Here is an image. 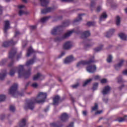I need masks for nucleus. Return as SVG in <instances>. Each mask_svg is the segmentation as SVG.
<instances>
[{
    "mask_svg": "<svg viewBox=\"0 0 127 127\" xmlns=\"http://www.w3.org/2000/svg\"><path fill=\"white\" fill-rule=\"evenodd\" d=\"M47 97V93L40 92L37 97L28 100L27 103L28 108L33 110L35 108V104L36 103L41 104L45 102Z\"/></svg>",
    "mask_w": 127,
    "mask_h": 127,
    "instance_id": "nucleus-1",
    "label": "nucleus"
},
{
    "mask_svg": "<svg viewBox=\"0 0 127 127\" xmlns=\"http://www.w3.org/2000/svg\"><path fill=\"white\" fill-rule=\"evenodd\" d=\"M18 69V73L19 78L23 77L25 79L28 78L31 75V68H29L28 70L26 71L24 69L23 65H19L18 67H15L12 68L9 73L10 76H13L16 71Z\"/></svg>",
    "mask_w": 127,
    "mask_h": 127,
    "instance_id": "nucleus-2",
    "label": "nucleus"
},
{
    "mask_svg": "<svg viewBox=\"0 0 127 127\" xmlns=\"http://www.w3.org/2000/svg\"><path fill=\"white\" fill-rule=\"evenodd\" d=\"M70 21L69 20L64 21L63 24H62V25L57 26L52 30V35H57V34H59V33H61L63 27H66L70 24Z\"/></svg>",
    "mask_w": 127,
    "mask_h": 127,
    "instance_id": "nucleus-3",
    "label": "nucleus"
},
{
    "mask_svg": "<svg viewBox=\"0 0 127 127\" xmlns=\"http://www.w3.org/2000/svg\"><path fill=\"white\" fill-rule=\"evenodd\" d=\"M17 88L18 85L17 84H13L9 89V94L11 95L13 97H15V96H23L24 95L23 92L20 93L17 91Z\"/></svg>",
    "mask_w": 127,
    "mask_h": 127,
    "instance_id": "nucleus-4",
    "label": "nucleus"
},
{
    "mask_svg": "<svg viewBox=\"0 0 127 127\" xmlns=\"http://www.w3.org/2000/svg\"><path fill=\"white\" fill-rule=\"evenodd\" d=\"M75 32L76 34H79L80 33V31L79 30L75 31V29H72L71 31H69L67 32V33L64 34V36H62V37H57L55 39V41H61V40H63V39H65L69 36H70L72 33Z\"/></svg>",
    "mask_w": 127,
    "mask_h": 127,
    "instance_id": "nucleus-5",
    "label": "nucleus"
},
{
    "mask_svg": "<svg viewBox=\"0 0 127 127\" xmlns=\"http://www.w3.org/2000/svg\"><path fill=\"white\" fill-rule=\"evenodd\" d=\"M16 53V49L14 48H12L11 51L9 52L8 57L9 59L11 60V62L8 65V67L10 68L12 67L14 64L13 59H14Z\"/></svg>",
    "mask_w": 127,
    "mask_h": 127,
    "instance_id": "nucleus-6",
    "label": "nucleus"
},
{
    "mask_svg": "<svg viewBox=\"0 0 127 127\" xmlns=\"http://www.w3.org/2000/svg\"><path fill=\"white\" fill-rule=\"evenodd\" d=\"M95 62L94 61V57L91 56V58L89 59V61H81L78 63H77V64H76L77 67H79L81 65H90L92 64V63H94Z\"/></svg>",
    "mask_w": 127,
    "mask_h": 127,
    "instance_id": "nucleus-7",
    "label": "nucleus"
},
{
    "mask_svg": "<svg viewBox=\"0 0 127 127\" xmlns=\"http://www.w3.org/2000/svg\"><path fill=\"white\" fill-rule=\"evenodd\" d=\"M64 100V98L61 99L59 95L55 96L53 98V105L58 106L60 102Z\"/></svg>",
    "mask_w": 127,
    "mask_h": 127,
    "instance_id": "nucleus-8",
    "label": "nucleus"
},
{
    "mask_svg": "<svg viewBox=\"0 0 127 127\" xmlns=\"http://www.w3.org/2000/svg\"><path fill=\"white\" fill-rule=\"evenodd\" d=\"M17 43V42H13V40H8L7 41L4 42L2 44V47H8V46H13Z\"/></svg>",
    "mask_w": 127,
    "mask_h": 127,
    "instance_id": "nucleus-9",
    "label": "nucleus"
},
{
    "mask_svg": "<svg viewBox=\"0 0 127 127\" xmlns=\"http://www.w3.org/2000/svg\"><path fill=\"white\" fill-rule=\"evenodd\" d=\"M5 25L3 27V31L5 36L7 35V30L10 28V23L8 20L4 21Z\"/></svg>",
    "mask_w": 127,
    "mask_h": 127,
    "instance_id": "nucleus-10",
    "label": "nucleus"
},
{
    "mask_svg": "<svg viewBox=\"0 0 127 127\" xmlns=\"http://www.w3.org/2000/svg\"><path fill=\"white\" fill-rule=\"evenodd\" d=\"M86 70L89 73H93L96 71V66L95 65H88Z\"/></svg>",
    "mask_w": 127,
    "mask_h": 127,
    "instance_id": "nucleus-11",
    "label": "nucleus"
},
{
    "mask_svg": "<svg viewBox=\"0 0 127 127\" xmlns=\"http://www.w3.org/2000/svg\"><path fill=\"white\" fill-rule=\"evenodd\" d=\"M68 119L69 116L66 113L62 114V115H61V117H60V119H61V121L64 122L67 121Z\"/></svg>",
    "mask_w": 127,
    "mask_h": 127,
    "instance_id": "nucleus-12",
    "label": "nucleus"
},
{
    "mask_svg": "<svg viewBox=\"0 0 127 127\" xmlns=\"http://www.w3.org/2000/svg\"><path fill=\"white\" fill-rule=\"evenodd\" d=\"M90 35L91 33L90 31H85L81 33V38H82V39H86V38H87V37H89V36H90Z\"/></svg>",
    "mask_w": 127,
    "mask_h": 127,
    "instance_id": "nucleus-13",
    "label": "nucleus"
},
{
    "mask_svg": "<svg viewBox=\"0 0 127 127\" xmlns=\"http://www.w3.org/2000/svg\"><path fill=\"white\" fill-rule=\"evenodd\" d=\"M72 43L69 41H67L64 44V50H68L72 47Z\"/></svg>",
    "mask_w": 127,
    "mask_h": 127,
    "instance_id": "nucleus-14",
    "label": "nucleus"
},
{
    "mask_svg": "<svg viewBox=\"0 0 127 127\" xmlns=\"http://www.w3.org/2000/svg\"><path fill=\"white\" fill-rule=\"evenodd\" d=\"M54 7H48L47 8H44L41 10L42 14H46L47 13L50 12L55 10Z\"/></svg>",
    "mask_w": 127,
    "mask_h": 127,
    "instance_id": "nucleus-15",
    "label": "nucleus"
},
{
    "mask_svg": "<svg viewBox=\"0 0 127 127\" xmlns=\"http://www.w3.org/2000/svg\"><path fill=\"white\" fill-rule=\"evenodd\" d=\"M63 126V125L60 121H58L57 122H54L50 124L51 127H62Z\"/></svg>",
    "mask_w": 127,
    "mask_h": 127,
    "instance_id": "nucleus-16",
    "label": "nucleus"
},
{
    "mask_svg": "<svg viewBox=\"0 0 127 127\" xmlns=\"http://www.w3.org/2000/svg\"><path fill=\"white\" fill-rule=\"evenodd\" d=\"M74 58L72 56H70L66 57L65 59H64V64H68L73 61Z\"/></svg>",
    "mask_w": 127,
    "mask_h": 127,
    "instance_id": "nucleus-17",
    "label": "nucleus"
},
{
    "mask_svg": "<svg viewBox=\"0 0 127 127\" xmlns=\"http://www.w3.org/2000/svg\"><path fill=\"white\" fill-rule=\"evenodd\" d=\"M124 62H125L124 60H120V63L119 64L115 65V69L117 70L119 68H120L123 65Z\"/></svg>",
    "mask_w": 127,
    "mask_h": 127,
    "instance_id": "nucleus-18",
    "label": "nucleus"
},
{
    "mask_svg": "<svg viewBox=\"0 0 127 127\" xmlns=\"http://www.w3.org/2000/svg\"><path fill=\"white\" fill-rule=\"evenodd\" d=\"M111 91V87L109 86H105L103 91L102 94L105 95L109 93Z\"/></svg>",
    "mask_w": 127,
    "mask_h": 127,
    "instance_id": "nucleus-19",
    "label": "nucleus"
},
{
    "mask_svg": "<svg viewBox=\"0 0 127 127\" xmlns=\"http://www.w3.org/2000/svg\"><path fill=\"white\" fill-rule=\"evenodd\" d=\"M7 72L5 69L2 70L1 72L0 73V80L2 81L6 77Z\"/></svg>",
    "mask_w": 127,
    "mask_h": 127,
    "instance_id": "nucleus-20",
    "label": "nucleus"
},
{
    "mask_svg": "<svg viewBox=\"0 0 127 127\" xmlns=\"http://www.w3.org/2000/svg\"><path fill=\"white\" fill-rule=\"evenodd\" d=\"M115 32V30L114 29L109 30V31L106 33V35H105L106 37H108V38L111 37Z\"/></svg>",
    "mask_w": 127,
    "mask_h": 127,
    "instance_id": "nucleus-21",
    "label": "nucleus"
},
{
    "mask_svg": "<svg viewBox=\"0 0 127 127\" xmlns=\"http://www.w3.org/2000/svg\"><path fill=\"white\" fill-rule=\"evenodd\" d=\"M41 2V5L47 7L49 3V0H39Z\"/></svg>",
    "mask_w": 127,
    "mask_h": 127,
    "instance_id": "nucleus-22",
    "label": "nucleus"
},
{
    "mask_svg": "<svg viewBox=\"0 0 127 127\" xmlns=\"http://www.w3.org/2000/svg\"><path fill=\"white\" fill-rule=\"evenodd\" d=\"M35 58L34 57V58L28 61L27 62V63H26V66H28L30 65H32L34 63V62H35Z\"/></svg>",
    "mask_w": 127,
    "mask_h": 127,
    "instance_id": "nucleus-23",
    "label": "nucleus"
},
{
    "mask_svg": "<svg viewBox=\"0 0 127 127\" xmlns=\"http://www.w3.org/2000/svg\"><path fill=\"white\" fill-rule=\"evenodd\" d=\"M108 17L107 14H106V12H104L103 13H102V14L101 15L100 18H99V20L100 21H102L104 20V19H106Z\"/></svg>",
    "mask_w": 127,
    "mask_h": 127,
    "instance_id": "nucleus-24",
    "label": "nucleus"
},
{
    "mask_svg": "<svg viewBox=\"0 0 127 127\" xmlns=\"http://www.w3.org/2000/svg\"><path fill=\"white\" fill-rule=\"evenodd\" d=\"M119 36L122 40H127V35L123 33L119 34Z\"/></svg>",
    "mask_w": 127,
    "mask_h": 127,
    "instance_id": "nucleus-25",
    "label": "nucleus"
},
{
    "mask_svg": "<svg viewBox=\"0 0 127 127\" xmlns=\"http://www.w3.org/2000/svg\"><path fill=\"white\" fill-rule=\"evenodd\" d=\"M42 77H44V76L42 74H40V73H38L33 77V80L36 81L39 79L40 78Z\"/></svg>",
    "mask_w": 127,
    "mask_h": 127,
    "instance_id": "nucleus-26",
    "label": "nucleus"
},
{
    "mask_svg": "<svg viewBox=\"0 0 127 127\" xmlns=\"http://www.w3.org/2000/svg\"><path fill=\"white\" fill-rule=\"evenodd\" d=\"M127 120V116H125L124 117H119L117 119V121L119 123L124 122Z\"/></svg>",
    "mask_w": 127,
    "mask_h": 127,
    "instance_id": "nucleus-27",
    "label": "nucleus"
},
{
    "mask_svg": "<svg viewBox=\"0 0 127 127\" xmlns=\"http://www.w3.org/2000/svg\"><path fill=\"white\" fill-rule=\"evenodd\" d=\"M26 120L25 118H23L19 123L20 127H24L26 125Z\"/></svg>",
    "mask_w": 127,
    "mask_h": 127,
    "instance_id": "nucleus-28",
    "label": "nucleus"
},
{
    "mask_svg": "<svg viewBox=\"0 0 127 127\" xmlns=\"http://www.w3.org/2000/svg\"><path fill=\"white\" fill-rule=\"evenodd\" d=\"M34 53H35L34 50L32 48H30L27 51V57H29L30 55Z\"/></svg>",
    "mask_w": 127,
    "mask_h": 127,
    "instance_id": "nucleus-29",
    "label": "nucleus"
},
{
    "mask_svg": "<svg viewBox=\"0 0 127 127\" xmlns=\"http://www.w3.org/2000/svg\"><path fill=\"white\" fill-rule=\"evenodd\" d=\"M84 15V14H78V17H77V18L74 19V20H73V23H75L76 22H79L80 21H81L82 20V15Z\"/></svg>",
    "mask_w": 127,
    "mask_h": 127,
    "instance_id": "nucleus-30",
    "label": "nucleus"
},
{
    "mask_svg": "<svg viewBox=\"0 0 127 127\" xmlns=\"http://www.w3.org/2000/svg\"><path fill=\"white\" fill-rule=\"evenodd\" d=\"M92 80L93 79L90 78L85 81L83 84V87L86 86L89 83H90L92 81Z\"/></svg>",
    "mask_w": 127,
    "mask_h": 127,
    "instance_id": "nucleus-31",
    "label": "nucleus"
},
{
    "mask_svg": "<svg viewBox=\"0 0 127 127\" xmlns=\"http://www.w3.org/2000/svg\"><path fill=\"white\" fill-rule=\"evenodd\" d=\"M103 48V46L102 45H101L99 47H97L94 49V52H99L102 50Z\"/></svg>",
    "mask_w": 127,
    "mask_h": 127,
    "instance_id": "nucleus-32",
    "label": "nucleus"
},
{
    "mask_svg": "<svg viewBox=\"0 0 127 127\" xmlns=\"http://www.w3.org/2000/svg\"><path fill=\"white\" fill-rule=\"evenodd\" d=\"M121 23V18L119 16H117L116 17V25L119 26Z\"/></svg>",
    "mask_w": 127,
    "mask_h": 127,
    "instance_id": "nucleus-33",
    "label": "nucleus"
},
{
    "mask_svg": "<svg viewBox=\"0 0 127 127\" xmlns=\"http://www.w3.org/2000/svg\"><path fill=\"white\" fill-rule=\"evenodd\" d=\"M51 16H46L42 18L40 20V22L44 23Z\"/></svg>",
    "mask_w": 127,
    "mask_h": 127,
    "instance_id": "nucleus-34",
    "label": "nucleus"
},
{
    "mask_svg": "<svg viewBox=\"0 0 127 127\" xmlns=\"http://www.w3.org/2000/svg\"><path fill=\"white\" fill-rule=\"evenodd\" d=\"M98 87V83H94L93 85V87H92V90L93 91H95L97 89Z\"/></svg>",
    "mask_w": 127,
    "mask_h": 127,
    "instance_id": "nucleus-35",
    "label": "nucleus"
},
{
    "mask_svg": "<svg viewBox=\"0 0 127 127\" xmlns=\"http://www.w3.org/2000/svg\"><path fill=\"white\" fill-rule=\"evenodd\" d=\"M113 60V57L112 55H109L108 57L107 58V62L108 63H111L112 62Z\"/></svg>",
    "mask_w": 127,
    "mask_h": 127,
    "instance_id": "nucleus-36",
    "label": "nucleus"
},
{
    "mask_svg": "<svg viewBox=\"0 0 127 127\" xmlns=\"http://www.w3.org/2000/svg\"><path fill=\"white\" fill-rule=\"evenodd\" d=\"M117 79H118V82L119 83H121L125 82V81H124L122 76H119L117 78Z\"/></svg>",
    "mask_w": 127,
    "mask_h": 127,
    "instance_id": "nucleus-37",
    "label": "nucleus"
},
{
    "mask_svg": "<svg viewBox=\"0 0 127 127\" xmlns=\"http://www.w3.org/2000/svg\"><path fill=\"white\" fill-rule=\"evenodd\" d=\"M98 105L97 103H95L94 107H92V110L91 112L95 111L98 110Z\"/></svg>",
    "mask_w": 127,
    "mask_h": 127,
    "instance_id": "nucleus-38",
    "label": "nucleus"
},
{
    "mask_svg": "<svg viewBox=\"0 0 127 127\" xmlns=\"http://www.w3.org/2000/svg\"><path fill=\"white\" fill-rule=\"evenodd\" d=\"M96 5V2L94 0H91L90 7L91 8H94Z\"/></svg>",
    "mask_w": 127,
    "mask_h": 127,
    "instance_id": "nucleus-39",
    "label": "nucleus"
},
{
    "mask_svg": "<svg viewBox=\"0 0 127 127\" xmlns=\"http://www.w3.org/2000/svg\"><path fill=\"white\" fill-rule=\"evenodd\" d=\"M9 110L12 112H14L15 110V107L14 105H10Z\"/></svg>",
    "mask_w": 127,
    "mask_h": 127,
    "instance_id": "nucleus-40",
    "label": "nucleus"
},
{
    "mask_svg": "<svg viewBox=\"0 0 127 127\" xmlns=\"http://www.w3.org/2000/svg\"><path fill=\"white\" fill-rule=\"evenodd\" d=\"M6 99V97L4 95H0V102L2 101H4Z\"/></svg>",
    "mask_w": 127,
    "mask_h": 127,
    "instance_id": "nucleus-41",
    "label": "nucleus"
},
{
    "mask_svg": "<svg viewBox=\"0 0 127 127\" xmlns=\"http://www.w3.org/2000/svg\"><path fill=\"white\" fill-rule=\"evenodd\" d=\"M7 62V59H4L1 61V62H0V66H3Z\"/></svg>",
    "mask_w": 127,
    "mask_h": 127,
    "instance_id": "nucleus-42",
    "label": "nucleus"
},
{
    "mask_svg": "<svg viewBox=\"0 0 127 127\" xmlns=\"http://www.w3.org/2000/svg\"><path fill=\"white\" fill-rule=\"evenodd\" d=\"M95 24V22H87V25L89 26H94Z\"/></svg>",
    "mask_w": 127,
    "mask_h": 127,
    "instance_id": "nucleus-43",
    "label": "nucleus"
},
{
    "mask_svg": "<svg viewBox=\"0 0 127 127\" xmlns=\"http://www.w3.org/2000/svg\"><path fill=\"white\" fill-rule=\"evenodd\" d=\"M79 83H77L74 85H71V87H72V88L73 89H76L79 87Z\"/></svg>",
    "mask_w": 127,
    "mask_h": 127,
    "instance_id": "nucleus-44",
    "label": "nucleus"
},
{
    "mask_svg": "<svg viewBox=\"0 0 127 127\" xmlns=\"http://www.w3.org/2000/svg\"><path fill=\"white\" fill-rule=\"evenodd\" d=\"M31 86L34 88H36L38 86V84L37 83H33L32 84Z\"/></svg>",
    "mask_w": 127,
    "mask_h": 127,
    "instance_id": "nucleus-45",
    "label": "nucleus"
},
{
    "mask_svg": "<svg viewBox=\"0 0 127 127\" xmlns=\"http://www.w3.org/2000/svg\"><path fill=\"white\" fill-rule=\"evenodd\" d=\"M63 19V16H57L56 19H55L54 21H56L57 20H61Z\"/></svg>",
    "mask_w": 127,
    "mask_h": 127,
    "instance_id": "nucleus-46",
    "label": "nucleus"
},
{
    "mask_svg": "<svg viewBox=\"0 0 127 127\" xmlns=\"http://www.w3.org/2000/svg\"><path fill=\"white\" fill-rule=\"evenodd\" d=\"M24 14H26V13L25 11H22V10H20L19 11V15L20 16H21L22 15Z\"/></svg>",
    "mask_w": 127,
    "mask_h": 127,
    "instance_id": "nucleus-47",
    "label": "nucleus"
},
{
    "mask_svg": "<svg viewBox=\"0 0 127 127\" xmlns=\"http://www.w3.org/2000/svg\"><path fill=\"white\" fill-rule=\"evenodd\" d=\"M107 82V80L106 79H102L101 80V83L102 84L106 83Z\"/></svg>",
    "mask_w": 127,
    "mask_h": 127,
    "instance_id": "nucleus-48",
    "label": "nucleus"
},
{
    "mask_svg": "<svg viewBox=\"0 0 127 127\" xmlns=\"http://www.w3.org/2000/svg\"><path fill=\"white\" fill-rule=\"evenodd\" d=\"M63 2H72L74 0H61Z\"/></svg>",
    "mask_w": 127,
    "mask_h": 127,
    "instance_id": "nucleus-49",
    "label": "nucleus"
},
{
    "mask_svg": "<svg viewBox=\"0 0 127 127\" xmlns=\"http://www.w3.org/2000/svg\"><path fill=\"white\" fill-rule=\"evenodd\" d=\"M65 54V52H62V54H61V55L59 57V59H61L62 57H63L64 56Z\"/></svg>",
    "mask_w": 127,
    "mask_h": 127,
    "instance_id": "nucleus-50",
    "label": "nucleus"
},
{
    "mask_svg": "<svg viewBox=\"0 0 127 127\" xmlns=\"http://www.w3.org/2000/svg\"><path fill=\"white\" fill-rule=\"evenodd\" d=\"M82 115L84 116H86L87 115V111L85 110L82 111Z\"/></svg>",
    "mask_w": 127,
    "mask_h": 127,
    "instance_id": "nucleus-51",
    "label": "nucleus"
},
{
    "mask_svg": "<svg viewBox=\"0 0 127 127\" xmlns=\"http://www.w3.org/2000/svg\"><path fill=\"white\" fill-rule=\"evenodd\" d=\"M101 9V7L100 6H99L97 7L96 11V12H100Z\"/></svg>",
    "mask_w": 127,
    "mask_h": 127,
    "instance_id": "nucleus-52",
    "label": "nucleus"
},
{
    "mask_svg": "<svg viewBox=\"0 0 127 127\" xmlns=\"http://www.w3.org/2000/svg\"><path fill=\"white\" fill-rule=\"evenodd\" d=\"M37 26L36 25H32L30 26L31 29L32 30H34V29H36Z\"/></svg>",
    "mask_w": 127,
    "mask_h": 127,
    "instance_id": "nucleus-53",
    "label": "nucleus"
},
{
    "mask_svg": "<svg viewBox=\"0 0 127 127\" xmlns=\"http://www.w3.org/2000/svg\"><path fill=\"white\" fill-rule=\"evenodd\" d=\"M67 127H74V123L71 122L68 125V126Z\"/></svg>",
    "mask_w": 127,
    "mask_h": 127,
    "instance_id": "nucleus-54",
    "label": "nucleus"
},
{
    "mask_svg": "<svg viewBox=\"0 0 127 127\" xmlns=\"http://www.w3.org/2000/svg\"><path fill=\"white\" fill-rule=\"evenodd\" d=\"M103 112L102 110H100V111H97L95 112V115H97V114H100Z\"/></svg>",
    "mask_w": 127,
    "mask_h": 127,
    "instance_id": "nucleus-55",
    "label": "nucleus"
},
{
    "mask_svg": "<svg viewBox=\"0 0 127 127\" xmlns=\"http://www.w3.org/2000/svg\"><path fill=\"white\" fill-rule=\"evenodd\" d=\"M100 78V76L99 75H96L94 76V79L95 80H98Z\"/></svg>",
    "mask_w": 127,
    "mask_h": 127,
    "instance_id": "nucleus-56",
    "label": "nucleus"
},
{
    "mask_svg": "<svg viewBox=\"0 0 127 127\" xmlns=\"http://www.w3.org/2000/svg\"><path fill=\"white\" fill-rule=\"evenodd\" d=\"M19 34H20V32L19 31H16L14 37H16V36H17V35H19Z\"/></svg>",
    "mask_w": 127,
    "mask_h": 127,
    "instance_id": "nucleus-57",
    "label": "nucleus"
},
{
    "mask_svg": "<svg viewBox=\"0 0 127 127\" xmlns=\"http://www.w3.org/2000/svg\"><path fill=\"white\" fill-rule=\"evenodd\" d=\"M21 57V53L17 55V60H18Z\"/></svg>",
    "mask_w": 127,
    "mask_h": 127,
    "instance_id": "nucleus-58",
    "label": "nucleus"
},
{
    "mask_svg": "<svg viewBox=\"0 0 127 127\" xmlns=\"http://www.w3.org/2000/svg\"><path fill=\"white\" fill-rule=\"evenodd\" d=\"M5 118V115H1L0 116V119L1 120H3Z\"/></svg>",
    "mask_w": 127,
    "mask_h": 127,
    "instance_id": "nucleus-59",
    "label": "nucleus"
},
{
    "mask_svg": "<svg viewBox=\"0 0 127 127\" xmlns=\"http://www.w3.org/2000/svg\"><path fill=\"white\" fill-rule=\"evenodd\" d=\"M25 7V6L24 5H19L18 6V7L19 8V9H21L22 8H24Z\"/></svg>",
    "mask_w": 127,
    "mask_h": 127,
    "instance_id": "nucleus-60",
    "label": "nucleus"
},
{
    "mask_svg": "<svg viewBox=\"0 0 127 127\" xmlns=\"http://www.w3.org/2000/svg\"><path fill=\"white\" fill-rule=\"evenodd\" d=\"M2 7H1V6H0V14H1L2 13Z\"/></svg>",
    "mask_w": 127,
    "mask_h": 127,
    "instance_id": "nucleus-61",
    "label": "nucleus"
},
{
    "mask_svg": "<svg viewBox=\"0 0 127 127\" xmlns=\"http://www.w3.org/2000/svg\"><path fill=\"white\" fill-rule=\"evenodd\" d=\"M70 99H71V102H72V103H74L75 102V99L73 97L70 96Z\"/></svg>",
    "mask_w": 127,
    "mask_h": 127,
    "instance_id": "nucleus-62",
    "label": "nucleus"
},
{
    "mask_svg": "<svg viewBox=\"0 0 127 127\" xmlns=\"http://www.w3.org/2000/svg\"><path fill=\"white\" fill-rule=\"evenodd\" d=\"M123 74L124 75H127V69L124 70V71L123 72Z\"/></svg>",
    "mask_w": 127,
    "mask_h": 127,
    "instance_id": "nucleus-63",
    "label": "nucleus"
},
{
    "mask_svg": "<svg viewBox=\"0 0 127 127\" xmlns=\"http://www.w3.org/2000/svg\"><path fill=\"white\" fill-rule=\"evenodd\" d=\"M49 108H47L44 109V112H47L49 111Z\"/></svg>",
    "mask_w": 127,
    "mask_h": 127,
    "instance_id": "nucleus-64",
    "label": "nucleus"
}]
</instances>
